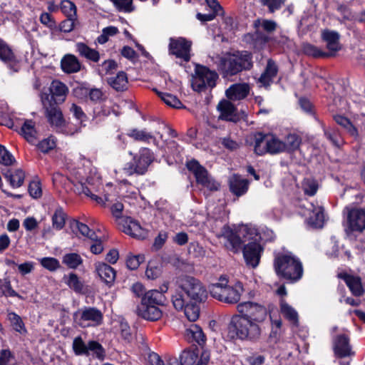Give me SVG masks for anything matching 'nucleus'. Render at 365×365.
Segmentation results:
<instances>
[{"label": "nucleus", "instance_id": "nucleus-1", "mask_svg": "<svg viewBox=\"0 0 365 365\" xmlns=\"http://www.w3.org/2000/svg\"><path fill=\"white\" fill-rule=\"evenodd\" d=\"M207 298V292L196 278L186 276L181 278L178 287L172 294V302L177 310H182L187 301L201 302Z\"/></svg>", "mask_w": 365, "mask_h": 365}, {"label": "nucleus", "instance_id": "nucleus-2", "mask_svg": "<svg viewBox=\"0 0 365 365\" xmlns=\"http://www.w3.org/2000/svg\"><path fill=\"white\" fill-rule=\"evenodd\" d=\"M260 334L259 324L239 314L233 316L228 325V335L232 339L253 341L257 339Z\"/></svg>", "mask_w": 365, "mask_h": 365}, {"label": "nucleus", "instance_id": "nucleus-3", "mask_svg": "<svg viewBox=\"0 0 365 365\" xmlns=\"http://www.w3.org/2000/svg\"><path fill=\"white\" fill-rule=\"evenodd\" d=\"M211 296L221 302L227 304H236L244 292V287L240 282L228 284L227 279L220 277L219 282L210 287Z\"/></svg>", "mask_w": 365, "mask_h": 365}, {"label": "nucleus", "instance_id": "nucleus-4", "mask_svg": "<svg viewBox=\"0 0 365 365\" xmlns=\"http://www.w3.org/2000/svg\"><path fill=\"white\" fill-rule=\"evenodd\" d=\"M274 266L277 275L291 282H296L302 277V264L292 253L277 255L274 259Z\"/></svg>", "mask_w": 365, "mask_h": 365}, {"label": "nucleus", "instance_id": "nucleus-5", "mask_svg": "<svg viewBox=\"0 0 365 365\" xmlns=\"http://www.w3.org/2000/svg\"><path fill=\"white\" fill-rule=\"evenodd\" d=\"M252 66L251 54L248 51L228 54L220 58L218 68L223 77H229Z\"/></svg>", "mask_w": 365, "mask_h": 365}, {"label": "nucleus", "instance_id": "nucleus-6", "mask_svg": "<svg viewBox=\"0 0 365 365\" xmlns=\"http://www.w3.org/2000/svg\"><path fill=\"white\" fill-rule=\"evenodd\" d=\"M68 170L70 175L68 180H71V185L73 186V187H69L70 189H73L74 192L79 194L84 193L86 195L89 196L91 200L102 205L105 204L106 201L110 200L108 195L106 194L104 195V198H103L91 193L86 184H91L92 180L90 177L87 176L86 170L83 168H76L70 165L68 167Z\"/></svg>", "mask_w": 365, "mask_h": 365}, {"label": "nucleus", "instance_id": "nucleus-7", "mask_svg": "<svg viewBox=\"0 0 365 365\" xmlns=\"http://www.w3.org/2000/svg\"><path fill=\"white\" fill-rule=\"evenodd\" d=\"M42 105L45 109L46 116L51 125L57 131L67 134L73 135L78 132V129L71 130L69 125L66 124L61 110L52 103V99L44 94L42 96Z\"/></svg>", "mask_w": 365, "mask_h": 365}, {"label": "nucleus", "instance_id": "nucleus-8", "mask_svg": "<svg viewBox=\"0 0 365 365\" xmlns=\"http://www.w3.org/2000/svg\"><path fill=\"white\" fill-rule=\"evenodd\" d=\"M254 150L256 154L262 155L266 153L272 155L284 153L282 140L277 135L269 133H255L253 135Z\"/></svg>", "mask_w": 365, "mask_h": 365}, {"label": "nucleus", "instance_id": "nucleus-9", "mask_svg": "<svg viewBox=\"0 0 365 365\" xmlns=\"http://www.w3.org/2000/svg\"><path fill=\"white\" fill-rule=\"evenodd\" d=\"M152 161L153 155L151 151L148 148H143L131 162L125 164L121 171L127 176L134 174L143 175Z\"/></svg>", "mask_w": 365, "mask_h": 365}, {"label": "nucleus", "instance_id": "nucleus-10", "mask_svg": "<svg viewBox=\"0 0 365 365\" xmlns=\"http://www.w3.org/2000/svg\"><path fill=\"white\" fill-rule=\"evenodd\" d=\"M217 78L218 75L215 71L206 66L197 65L192 78V87L197 91H201L207 87L213 88Z\"/></svg>", "mask_w": 365, "mask_h": 365}, {"label": "nucleus", "instance_id": "nucleus-11", "mask_svg": "<svg viewBox=\"0 0 365 365\" xmlns=\"http://www.w3.org/2000/svg\"><path fill=\"white\" fill-rule=\"evenodd\" d=\"M187 168L193 173L198 184L210 191L218 190L220 184L208 174L207 170L201 166L197 161L192 160L187 162Z\"/></svg>", "mask_w": 365, "mask_h": 365}, {"label": "nucleus", "instance_id": "nucleus-12", "mask_svg": "<svg viewBox=\"0 0 365 365\" xmlns=\"http://www.w3.org/2000/svg\"><path fill=\"white\" fill-rule=\"evenodd\" d=\"M345 230L346 232H362L365 229V210L346 207Z\"/></svg>", "mask_w": 365, "mask_h": 365}, {"label": "nucleus", "instance_id": "nucleus-13", "mask_svg": "<svg viewBox=\"0 0 365 365\" xmlns=\"http://www.w3.org/2000/svg\"><path fill=\"white\" fill-rule=\"evenodd\" d=\"M243 235L251 240L243 248L244 259L247 266L255 268L259 263L263 247L259 242H257V236L245 235V233Z\"/></svg>", "mask_w": 365, "mask_h": 365}, {"label": "nucleus", "instance_id": "nucleus-14", "mask_svg": "<svg viewBox=\"0 0 365 365\" xmlns=\"http://www.w3.org/2000/svg\"><path fill=\"white\" fill-rule=\"evenodd\" d=\"M237 309L240 313L239 315L256 322L257 324L264 322L267 314L264 307L251 302L240 303Z\"/></svg>", "mask_w": 365, "mask_h": 365}, {"label": "nucleus", "instance_id": "nucleus-15", "mask_svg": "<svg viewBox=\"0 0 365 365\" xmlns=\"http://www.w3.org/2000/svg\"><path fill=\"white\" fill-rule=\"evenodd\" d=\"M78 324L82 327L99 325L103 320L100 310L94 307H85L76 313Z\"/></svg>", "mask_w": 365, "mask_h": 365}, {"label": "nucleus", "instance_id": "nucleus-16", "mask_svg": "<svg viewBox=\"0 0 365 365\" xmlns=\"http://www.w3.org/2000/svg\"><path fill=\"white\" fill-rule=\"evenodd\" d=\"M192 43L185 38H170L169 43V52L180 58L182 61L187 62L190 59V49Z\"/></svg>", "mask_w": 365, "mask_h": 365}, {"label": "nucleus", "instance_id": "nucleus-17", "mask_svg": "<svg viewBox=\"0 0 365 365\" xmlns=\"http://www.w3.org/2000/svg\"><path fill=\"white\" fill-rule=\"evenodd\" d=\"M118 225L123 232L133 237L144 239L148 235L146 230L137 220L130 217L119 218Z\"/></svg>", "mask_w": 365, "mask_h": 365}, {"label": "nucleus", "instance_id": "nucleus-18", "mask_svg": "<svg viewBox=\"0 0 365 365\" xmlns=\"http://www.w3.org/2000/svg\"><path fill=\"white\" fill-rule=\"evenodd\" d=\"M303 206L305 207L303 215L306 216L307 223L314 227H322L324 221L323 207L312 202Z\"/></svg>", "mask_w": 365, "mask_h": 365}, {"label": "nucleus", "instance_id": "nucleus-19", "mask_svg": "<svg viewBox=\"0 0 365 365\" xmlns=\"http://www.w3.org/2000/svg\"><path fill=\"white\" fill-rule=\"evenodd\" d=\"M180 365H206L209 360V354L202 352L199 356L197 349H185L180 354Z\"/></svg>", "mask_w": 365, "mask_h": 365}, {"label": "nucleus", "instance_id": "nucleus-20", "mask_svg": "<svg viewBox=\"0 0 365 365\" xmlns=\"http://www.w3.org/2000/svg\"><path fill=\"white\" fill-rule=\"evenodd\" d=\"M217 237L225 240L224 244L227 249L237 252L241 249L242 240L228 226L224 225Z\"/></svg>", "mask_w": 365, "mask_h": 365}, {"label": "nucleus", "instance_id": "nucleus-21", "mask_svg": "<svg viewBox=\"0 0 365 365\" xmlns=\"http://www.w3.org/2000/svg\"><path fill=\"white\" fill-rule=\"evenodd\" d=\"M334 351L339 358L349 356L354 354L349 344V339L345 334L336 336L333 341Z\"/></svg>", "mask_w": 365, "mask_h": 365}, {"label": "nucleus", "instance_id": "nucleus-22", "mask_svg": "<svg viewBox=\"0 0 365 365\" xmlns=\"http://www.w3.org/2000/svg\"><path fill=\"white\" fill-rule=\"evenodd\" d=\"M48 93L50 98L52 99V103H61L65 101L68 93V87L59 81H53L50 86Z\"/></svg>", "mask_w": 365, "mask_h": 365}, {"label": "nucleus", "instance_id": "nucleus-23", "mask_svg": "<svg viewBox=\"0 0 365 365\" xmlns=\"http://www.w3.org/2000/svg\"><path fill=\"white\" fill-rule=\"evenodd\" d=\"M322 38L329 51L328 56L334 55L341 48L339 43L340 35L338 32L329 29L324 30L322 33Z\"/></svg>", "mask_w": 365, "mask_h": 365}, {"label": "nucleus", "instance_id": "nucleus-24", "mask_svg": "<svg viewBox=\"0 0 365 365\" xmlns=\"http://www.w3.org/2000/svg\"><path fill=\"white\" fill-rule=\"evenodd\" d=\"M250 91V86L248 83H235L230 86L226 90V96L232 101H240L245 98Z\"/></svg>", "mask_w": 365, "mask_h": 365}, {"label": "nucleus", "instance_id": "nucleus-25", "mask_svg": "<svg viewBox=\"0 0 365 365\" xmlns=\"http://www.w3.org/2000/svg\"><path fill=\"white\" fill-rule=\"evenodd\" d=\"M138 314L149 321H156L161 318L163 312L158 305L140 304L137 309Z\"/></svg>", "mask_w": 365, "mask_h": 365}, {"label": "nucleus", "instance_id": "nucleus-26", "mask_svg": "<svg viewBox=\"0 0 365 365\" xmlns=\"http://www.w3.org/2000/svg\"><path fill=\"white\" fill-rule=\"evenodd\" d=\"M96 269L104 283L109 286L113 283L116 274L113 267L104 262H98L96 264Z\"/></svg>", "mask_w": 365, "mask_h": 365}, {"label": "nucleus", "instance_id": "nucleus-27", "mask_svg": "<svg viewBox=\"0 0 365 365\" xmlns=\"http://www.w3.org/2000/svg\"><path fill=\"white\" fill-rule=\"evenodd\" d=\"M185 336L190 342H196L202 345L205 342V336L197 324H190L186 327Z\"/></svg>", "mask_w": 365, "mask_h": 365}, {"label": "nucleus", "instance_id": "nucleus-28", "mask_svg": "<svg viewBox=\"0 0 365 365\" xmlns=\"http://www.w3.org/2000/svg\"><path fill=\"white\" fill-rule=\"evenodd\" d=\"M217 109L220 113L221 119L228 121H235L237 119L236 108L229 101H221L217 106Z\"/></svg>", "mask_w": 365, "mask_h": 365}, {"label": "nucleus", "instance_id": "nucleus-29", "mask_svg": "<svg viewBox=\"0 0 365 365\" xmlns=\"http://www.w3.org/2000/svg\"><path fill=\"white\" fill-rule=\"evenodd\" d=\"M250 182L239 175H234L230 180L231 192L237 196L243 195L248 190Z\"/></svg>", "mask_w": 365, "mask_h": 365}, {"label": "nucleus", "instance_id": "nucleus-30", "mask_svg": "<svg viewBox=\"0 0 365 365\" xmlns=\"http://www.w3.org/2000/svg\"><path fill=\"white\" fill-rule=\"evenodd\" d=\"M242 231V232L247 234V235H250L252 237L257 236V242L259 240L264 242H271L275 237L273 231L267 227L262 228L259 232H257V230L255 228L248 227L243 228Z\"/></svg>", "mask_w": 365, "mask_h": 365}, {"label": "nucleus", "instance_id": "nucleus-31", "mask_svg": "<svg viewBox=\"0 0 365 365\" xmlns=\"http://www.w3.org/2000/svg\"><path fill=\"white\" fill-rule=\"evenodd\" d=\"M4 177L9 182L14 188L21 187L24 181L25 174L21 169L8 170L4 174Z\"/></svg>", "mask_w": 365, "mask_h": 365}, {"label": "nucleus", "instance_id": "nucleus-32", "mask_svg": "<svg viewBox=\"0 0 365 365\" xmlns=\"http://www.w3.org/2000/svg\"><path fill=\"white\" fill-rule=\"evenodd\" d=\"M339 277L344 279L353 294L360 296L363 293L361 282L359 277L347 274H340Z\"/></svg>", "mask_w": 365, "mask_h": 365}, {"label": "nucleus", "instance_id": "nucleus-33", "mask_svg": "<svg viewBox=\"0 0 365 365\" xmlns=\"http://www.w3.org/2000/svg\"><path fill=\"white\" fill-rule=\"evenodd\" d=\"M21 134L31 143H35L37 139V131L35 123L31 120H25L21 128Z\"/></svg>", "mask_w": 365, "mask_h": 365}, {"label": "nucleus", "instance_id": "nucleus-34", "mask_svg": "<svg viewBox=\"0 0 365 365\" xmlns=\"http://www.w3.org/2000/svg\"><path fill=\"white\" fill-rule=\"evenodd\" d=\"M165 302V297L161 292L157 289L149 290L145 292L142 298L140 304L163 305Z\"/></svg>", "mask_w": 365, "mask_h": 365}, {"label": "nucleus", "instance_id": "nucleus-35", "mask_svg": "<svg viewBox=\"0 0 365 365\" xmlns=\"http://www.w3.org/2000/svg\"><path fill=\"white\" fill-rule=\"evenodd\" d=\"M63 71L68 73H76L80 70L81 66L78 60L73 55H66L61 62Z\"/></svg>", "mask_w": 365, "mask_h": 365}, {"label": "nucleus", "instance_id": "nucleus-36", "mask_svg": "<svg viewBox=\"0 0 365 365\" xmlns=\"http://www.w3.org/2000/svg\"><path fill=\"white\" fill-rule=\"evenodd\" d=\"M108 83L115 91H123L128 86L127 75L123 71L119 72L116 76L108 78Z\"/></svg>", "mask_w": 365, "mask_h": 365}, {"label": "nucleus", "instance_id": "nucleus-37", "mask_svg": "<svg viewBox=\"0 0 365 365\" xmlns=\"http://www.w3.org/2000/svg\"><path fill=\"white\" fill-rule=\"evenodd\" d=\"M277 73V67L274 61L269 60L264 72L259 78V82L267 86L270 84Z\"/></svg>", "mask_w": 365, "mask_h": 365}, {"label": "nucleus", "instance_id": "nucleus-38", "mask_svg": "<svg viewBox=\"0 0 365 365\" xmlns=\"http://www.w3.org/2000/svg\"><path fill=\"white\" fill-rule=\"evenodd\" d=\"M334 119L335 122L343 127L346 132L354 139L359 138V131L358 128L355 125H353V123L350 122V120L341 115H334Z\"/></svg>", "mask_w": 365, "mask_h": 365}, {"label": "nucleus", "instance_id": "nucleus-39", "mask_svg": "<svg viewBox=\"0 0 365 365\" xmlns=\"http://www.w3.org/2000/svg\"><path fill=\"white\" fill-rule=\"evenodd\" d=\"M300 143L301 139L297 135L289 133L282 140L283 151L293 152L299 148Z\"/></svg>", "mask_w": 365, "mask_h": 365}, {"label": "nucleus", "instance_id": "nucleus-40", "mask_svg": "<svg viewBox=\"0 0 365 365\" xmlns=\"http://www.w3.org/2000/svg\"><path fill=\"white\" fill-rule=\"evenodd\" d=\"M76 50L79 54L93 62H98L100 60V54L95 49L89 48L83 43L76 44Z\"/></svg>", "mask_w": 365, "mask_h": 365}, {"label": "nucleus", "instance_id": "nucleus-41", "mask_svg": "<svg viewBox=\"0 0 365 365\" xmlns=\"http://www.w3.org/2000/svg\"><path fill=\"white\" fill-rule=\"evenodd\" d=\"M51 86V79L47 77L38 78L35 80L34 83V89L39 91V97L41 98V101L42 102V96L44 94H47L48 97H50V93H48Z\"/></svg>", "mask_w": 365, "mask_h": 365}, {"label": "nucleus", "instance_id": "nucleus-42", "mask_svg": "<svg viewBox=\"0 0 365 365\" xmlns=\"http://www.w3.org/2000/svg\"><path fill=\"white\" fill-rule=\"evenodd\" d=\"M7 318L10 322L11 327L16 331L19 332L20 334H26L27 330L20 316L14 312H9Z\"/></svg>", "mask_w": 365, "mask_h": 365}, {"label": "nucleus", "instance_id": "nucleus-43", "mask_svg": "<svg viewBox=\"0 0 365 365\" xmlns=\"http://www.w3.org/2000/svg\"><path fill=\"white\" fill-rule=\"evenodd\" d=\"M149 363L150 365H180V362L176 357L168 356L165 361H163L159 355L155 353L150 354Z\"/></svg>", "mask_w": 365, "mask_h": 365}, {"label": "nucleus", "instance_id": "nucleus-44", "mask_svg": "<svg viewBox=\"0 0 365 365\" xmlns=\"http://www.w3.org/2000/svg\"><path fill=\"white\" fill-rule=\"evenodd\" d=\"M155 93L161 100L168 106L180 108L182 106L181 101L175 96L170 93H163L155 89Z\"/></svg>", "mask_w": 365, "mask_h": 365}, {"label": "nucleus", "instance_id": "nucleus-45", "mask_svg": "<svg viewBox=\"0 0 365 365\" xmlns=\"http://www.w3.org/2000/svg\"><path fill=\"white\" fill-rule=\"evenodd\" d=\"M62 262L71 269H76L83 263V259L77 253H68L63 255Z\"/></svg>", "mask_w": 365, "mask_h": 365}, {"label": "nucleus", "instance_id": "nucleus-46", "mask_svg": "<svg viewBox=\"0 0 365 365\" xmlns=\"http://www.w3.org/2000/svg\"><path fill=\"white\" fill-rule=\"evenodd\" d=\"M65 222L66 214L62 208L58 207L52 216V227L56 230H60L64 227Z\"/></svg>", "mask_w": 365, "mask_h": 365}, {"label": "nucleus", "instance_id": "nucleus-47", "mask_svg": "<svg viewBox=\"0 0 365 365\" xmlns=\"http://www.w3.org/2000/svg\"><path fill=\"white\" fill-rule=\"evenodd\" d=\"M161 274V266L159 262L150 260L145 270V276L148 279H155Z\"/></svg>", "mask_w": 365, "mask_h": 365}, {"label": "nucleus", "instance_id": "nucleus-48", "mask_svg": "<svg viewBox=\"0 0 365 365\" xmlns=\"http://www.w3.org/2000/svg\"><path fill=\"white\" fill-rule=\"evenodd\" d=\"M281 312L287 319L292 323H297L298 320L297 312L290 307L285 301L282 300L280 302Z\"/></svg>", "mask_w": 365, "mask_h": 365}, {"label": "nucleus", "instance_id": "nucleus-49", "mask_svg": "<svg viewBox=\"0 0 365 365\" xmlns=\"http://www.w3.org/2000/svg\"><path fill=\"white\" fill-rule=\"evenodd\" d=\"M60 9L68 18H77L76 6L69 0H63L61 2Z\"/></svg>", "mask_w": 365, "mask_h": 365}, {"label": "nucleus", "instance_id": "nucleus-50", "mask_svg": "<svg viewBox=\"0 0 365 365\" xmlns=\"http://www.w3.org/2000/svg\"><path fill=\"white\" fill-rule=\"evenodd\" d=\"M65 283L72 289L76 292H80L83 289V284L80 281L78 277L74 274L71 273L67 277H64Z\"/></svg>", "mask_w": 365, "mask_h": 365}, {"label": "nucleus", "instance_id": "nucleus-51", "mask_svg": "<svg viewBox=\"0 0 365 365\" xmlns=\"http://www.w3.org/2000/svg\"><path fill=\"white\" fill-rule=\"evenodd\" d=\"M185 310V314L187 319L190 322L196 321L200 314V308L195 304H189V301L185 304L183 307Z\"/></svg>", "mask_w": 365, "mask_h": 365}, {"label": "nucleus", "instance_id": "nucleus-52", "mask_svg": "<svg viewBox=\"0 0 365 365\" xmlns=\"http://www.w3.org/2000/svg\"><path fill=\"white\" fill-rule=\"evenodd\" d=\"M71 226L73 229L77 230L83 236L87 237L90 240H95V232L87 225L78 221H74L72 222Z\"/></svg>", "mask_w": 365, "mask_h": 365}, {"label": "nucleus", "instance_id": "nucleus-53", "mask_svg": "<svg viewBox=\"0 0 365 365\" xmlns=\"http://www.w3.org/2000/svg\"><path fill=\"white\" fill-rule=\"evenodd\" d=\"M128 135L135 140L147 143H149L150 140H155L153 136L145 130L134 129Z\"/></svg>", "mask_w": 365, "mask_h": 365}, {"label": "nucleus", "instance_id": "nucleus-54", "mask_svg": "<svg viewBox=\"0 0 365 365\" xmlns=\"http://www.w3.org/2000/svg\"><path fill=\"white\" fill-rule=\"evenodd\" d=\"M88 343L86 344L81 336H77L73 341V349L76 355H88Z\"/></svg>", "mask_w": 365, "mask_h": 365}, {"label": "nucleus", "instance_id": "nucleus-55", "mask_svg": "<svg viewBox=\"0 0 365 365\" xmlns=\"http://www.w3.org/2000/svg\"><path fill=\"white\" fill-rule=\"evenodd\" d=\"M287 0H259V3L268 9L270 13L279 10Z\"/></svg>", "mask_w": 365, "mask_h": 365}, {"label": "nucleus", "instance_id": "nucleus-56", "mask_svg": "<svg viewBox=\"0 0 365 365\" xmlns=\"http://www.w3.org/2000/svg\"><path fill=\"white\" fill-rule=\"evenodd\" d=\"M39 261L43 267L51 272H54L60 267L59 261L54 257H43Z\"/></svg>", "mask_w": 365, "mask_h": 365}, {"label": "nucleus", "instance_id": "nucleus-57", "mask_svg": "<svg viewBox=\"0 0 365 365\" xmlns=\"http://www.w3.org/2000/svg\"><path fill=\"white\" fill-rule=\"evenodd\" d=\"M14 54L9 46L0 38V59L4 62L11 61Z\"/></svg>", "mask_w": 365, "mask_h": 365}, {"label": "nucleus", "instance_id": "nucleus-58", "mask_svg": "<svg viewBox=\"0 0 365 365\" xmlns=\"http://www.w3.org/2000/svg\"><path fill=\"white\" fill-rule=\"evenodd\" d=\"M90 351L96 356L100 359H103L105 356V351L101 344L96 341H90L88 342V355Z\"/></svg>", "mask_w": 365, "mask_h": 365}, {"label": "nucleus", "instance_id": "nucleus-59", "mask_svg": "<svg viewBox=\"0 0 365 365\" xmlns=\"http://www.w3.org/2000/svg\"><path fill=\"white\" fill-rule=\"evenodd\" d=\"M120 11L131 12L133 11V0H110Z\"/></svg>", "mask_w": 365, "mask_h": 365}, {"label": "nucleus", "instance_id": "nucleus-60", "mask_svg": "<svg viewBox=\"0 0 365 365\" xmlns=\"http://www.w3.org/2000/svg\"><path fill=\"white\" fill-rule=\"evenodd\" d=\"M304 53L314 57L328 56V53L322 51L318 47L310 43H305L303 46Z\"/></svg>", "mask_w": 365, "mask_h": 365}, {"label": "nucleus", "instance_id": "nucleus-61", "mask_svg": "<svg viewBox=\"0 0 365 365\" xmlns=\"http://www.w3.org/2000/svg\"><path fill=\"white\" fill-rule=\"evenodd\" d=\"M302 187L306 194L314 195L317 191L318 185L316 180L306 178L302 183Z\"/></svg>", "mask_w": 365, "mask_h": 365}, {"label": "nucleus", "instance_id": "nucleus-62", "mask_svg": "<svg viewBox=\"0 0 365 365\" xmlns=\"http://www.w3.org/2000/svg\"><path fill=\"white\" fill-rule=\"evenodd\" d=\"M14 161L15 159L14 156L6 149L5 147L0 145V163L5 165H11Z\"/></svg>", "mask_w": 365, "mask_h": 365}, {"label": "nucleus", "instance_id": "nucleus-63", "mask_svg": "<svg viewBox=\"0 0 365 365\" xmlns=\"http://www.w3.org/2000/svg\"><path fill=\"white\" fill-rule=\"evenodd\" d=\"M78 23L77 18H68L60 24V30L64 33H69L73 30Z\"/></svg>", "mask_w": 365, "mask_h": 365}, {"label": "nucleus", "instance_id": "nucleus-64", "mask_svg": "<svg viewBox=\"0 0 365 365\" xmlns=\"http://www.w3.org/2000/svg\"><path fill=\"white\" fill-rule=\"evenodd\" d=\"M56 145V143L53 138H48L40 141L37 147L43 153H47L52 150Z\"/></svg>", "mask_w": 365, "mask_h": 365}]
</instances>
